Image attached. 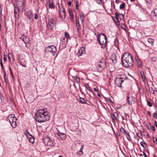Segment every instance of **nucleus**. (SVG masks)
<instances>
[{"mask_svg": "<svg viewBox=\"0 0 157 157\" xmlns=\"http://www.w3.org/2000/svg\"><path fill=\"white\" fill-rule=\"evenodd\" d=\"M98 43L101 46L102 48H104L106 45L107 37L104 34L100 33L97 36Z\"/></svg>", "mask_w": 157, "mask_h": 157, "instance_id": "7ed1b4c3", "label": "nucleus"}, {"mask_svg": "<svg viewBox=\"0 0 157 157\" xmlns=\"http://www.w3.org/2000/svg\"><path fill=\"white\" fill-rule=\"evenodd\" d=\"M97 3L100 5H101V0H95Z\"/></svg>", "mask_w": 157, "mask_h": 157, "instance_id": "49530a36", "label": "nucleus"}, {"mask_svg": "<svg viewBox=\"0 0 157 157\" xmlns=\"http://www.w3.org/2000/svg\"><path fill=\"white\" fill-rule=\"evenodd\" d=\"M153 141L154 143H156L157 144V140L156 138L153 137Z\"/></svg>", "mask_w": 157, "mask_h": 157, "instance_id": "a18cd8bd", "label": "nucleus"}, {"mask_svg": "<svg viewBox=\"0 0 157 157\" xmlns=\"http://www.w3.org/2000/svg\"><path fill=\"white\" fill-rule=\"evenodd\" d=\"M80 19L82 22L84 20V14L83 12H81L80 15Z\"/></svg>", "mask_w": 157, "mask_h": 157, "instance_id": "b1692460", "label": "nucleus"}, {"mask_svg": "<svg viewBox=\"0 0 157 157\" xmlns=\"http://www.w3.org/2000/svg\"><path fill=\"white\" fill-rule=\"evenodd\" d=\"M82 147L83 146H82L81 148H80V150L79 151V155H81L83 154L82 151Z\"/></svg>", "mask_w": 157, "mask_h": 157, "instance_id": "72a5a7b5", "label": "nucleus"}, {"mask_svg": "<svg viewBox=\"0 0 157 157\" xmlns=\"http://www.w3.org/2000/svg\"><path fill=\"white\" fill-rule=\"evenodd\" d=\"M82 52H81L80 50L79 49L78 52L77 53V55L78 56H80L82 54Z\"/></svg>", "mask_w": 157, "mask_h": 157, "instance_id": "c9c22d12", "label": "nucleus"}, {"mask_svg": "<svg viewBox=\"0 0 157 157\" xmlns=\"http://www.w3.org/2000/svg\"><path fill=\"white\" fill-rule=\"evenodd\" d=\"M48 142L47 144V145L48 146H51L53 144L52 142V141L49 138H48L47 139Z\"/></svg>", "mask_w": 157, "mask_h": 157, "instance_id": "5701e85b", "label": "nucleus"}, {"mask_svg": "<svg viewBox=\"0 0 157 157\" xmlns=\"http://www.w3.org/2000/svg\"><path fill=\"white\" fill-rule=\"evenodd\" d=\"M77 27V31H78V33L80 32V29H81L80 27Z\"/></svg>", "mask_w": 157, "mask_h": 157, "instance_id": "5fc2aeb1", "label": "nucleus"}, {"mask_svg": "<svg viewBox=\"0 0 157 157\" xmlns=\"http://www.w3.org/2000/svg\"><path fill=\"white\" fill-rule=\"evenodd\" d=\"M79 151H77L76 153V154L78 156H79Z\"/></svg>", "mask_w": 157, "mask_h": 157, "instance_id": "680f3d73", "label": "nucleus"}, {"mask_svg": "<svg viewBox=\"0 0 157 157\" xmlns=\"http://www.w3.org/2000/svg\"><path fill=\"white\" fill-rule=\"evenodd\" d=\"M4 78L5 80V82L6 83L8 80L7 77L6 76V72H4Z\"/></svg>", "mask_w": 157, "mask_h": 157, "instance_id": "7c9ffc66", "label": "nucleus"}, {"mask_svg": "<svg viewBox=\"0 0 157 157\" xmlns=\"http://www.w3.org/2000/svg\"><path fill=\"white\" fill-rule=\"evenodd\" d=\"M124 27H123V26H122L121 28L124 30H125L126 29V27H125L124 25Z\"/></svg>", "mask_w": 157, "mask_h": 157, "instance_id": "e2e57ef3", "label": "nucleus"}, {"mask_svg": "<svg viewBox=\"0 0 157 157\" xmlns=\"http://www.w3.org/2000/svg\"><path fill=\"white\" fill-rule=\"evenodd\" d=\"M147 114L150 116H151V115L150 112L149 111H148L147 112Z\"/></svg>", "mask_w": 157, "mask_h": 157, "instance_id": "052dcab7", "label": "nucleus"}, {"mask_svg": "<svg viewBox=\"0 0 157 157\" xmlns=\"http://www.w3.org/2000/svg\"><path fill=\"white\" fill-rule=\"evenodd\" d=\"M65 37L67 38L66 42H67V40L69 39H70V38L69 33H67V32H65Z\"/></svg>", "mask_w": 157, "mask_h": 157, "instance_id": "bb28decb", "label": "nucleus"}, {"mask_svg": "<svg viewBox=\"0 0 157 157\" xmlns=\"http://www.w3.org/2000/svg\"><path fill=\"white\" fill-rule=\"evenodd\" d=\"M76 25L77 27H80L81 26V25L79 24V21L77 19H76Z\"/></svg>", "mask_w": 157, "mask_h": 157, "instance_id": "f704fd0d", "label": "nucleus"}, {"mask_svg": "<svg viewBox=\"0 0 157 157\" xmlns=\"http://www.w3.org/2000/svg\"><path fill=\"white\" fill-rule=\"evenodd\" d=\"M115 2L116 3L118 4L119 2V0H116Z\"/></svg>", "mask_w": 157, "mask_h": 157, "instance_id": "69168bd1", "label": "nucleus"}, {"mask_svg": "<svg viewBox=\"0 0 157 157\" xmlns=\"http://www.w3.org/2000/svg\"><path fill=\"white\" fill-rule=\"evenodd\" d=\"M136 63L137 66L139 67H140L142 65V63L140 60L138 58L136 59Z\"/></svg>", "mask_w": 157, "mask_h": 157, "instance_id": "a211bd4d", "label": "nucleus"}, {"mask_svg": "<svg viewBox=\"0 0 157 157\" xmlns=\"http://www.w3.org/2000/svg\"><path fill=\"white\" fill-rule=\"evenodd\" d=\"M0 65H1V66L2 69L3 70L4 69V67H3V64L2 63V60L1 59L0 60Z\"/></svg>", "mask_w": 157, "mask_h": 157, "instance_id": "a19ab883", "label": "nucleus"}, {"mask_svg": "<svg viewBox=\"0 0 157 157\" xmlns=\"http://www.w3.org/2000/svg\"><path fill=\"white\" fill-rule=\"evenodd\" d=\"M71 1H70L68 2V5L69 6H71Z\"/></svg>", "mask_w": 157, "mask_h": 157, "instance_id": "864d4df0", "label": "nucleus"}, {"mask_svg": "<svg viewBox=\"0 0 157 157\" xmlns=\"http://www.w3.org/2000/svg\"><path fill=\"white\" fill-rule=\"evenodd\" d=\"M23 11H21L19 8H17L16 7V6H14V14H15V17L16 18H17L18 17L19 15V12H22Z\"/></svg>", "mask_w": 157, "mask_h": 157, "instance_id": "4468645a", "label": "nucleus"}, {"mask_svg": "<svg viewBox=\"0 0 157 157\" xmlns=\"http://www.w3.org/2000/svg\"><path fill=\"white\" fill-rule=\"evenodd\" d=\"M4 61L6 62L7 61V58L6 57H4Z\"/></svg>", "mask_w": 157, "mask_h": 157, "instance_id": "774afa93", "label": "nucleus"}, {"mask_svg": "<svg viewBox=\"0 0 157 157\" xmlns=\"http://www.w3.org/2000/svg\"><path fill=\"white\" fill-rule=\"evenodd\" d=\"M20 64H21L22 66H23V67H26V66L25 65H24V64H23L22 63V62H21V63H20Z\"/></svg>", "mask_w": 157, "mask_h": 157, "instance_id": "0e129e2a", "label": "nucleus"}, {"mask_svg": "<svg viewBox=\"0 0 157 157\" xmlns=\"http://www.w3.org/2000/svg\"><path fill=\"white\" fill-rule=\"evenodd\" d=\"M70 19L71 21H73L74 19V16L70 17Z\"/></svg>", "mask_w": 157, "mask_h": 157, "instance_id": "bf43d9fd", "label": "nucleus"}, {"mask_svg": "<svg viewBox=\"0 0 157 157\" xmlns=\"http://www.w3.org/2000/svg\"><path fill=\"white\" fill-rule=\"evenodd\" d=\"M116 114L118 115V113L116 112L114 113L113 114L111 115L112 119L113 121L117 120V118L115 116Z\"/></svg>", "mask_w": 157, "mask_h": 157, "instance_id": "412c9836", "label": "nucleus"}, {"mask_svg": "<svg viewBox=\"0 0 157 157\" xmlns=\"http://www.w3.org/2000/svg\"><path fill=\"white\" fill-rule=\"evenodd\" d=\"M20 39L24 41L25 45H26V44L29 42V38L26 35H22Z\"/></svg>", "mask_w": 157, "mask_h": 157, "instance_id": "f8f14e48", "label": "nucleus"}, {"mask_svg": "<svg viewBox=\"0 0 157 157\" xmlns=\"http://www.w3.org/2000/svg\"><path fill=\"white\" fill-rule=\"evenodd\" d=\"M135 98L134 97L132 96L131 95H130L129 94H128L127 95V102H128V104L129 105H131L132 104V101L134 100Z\"/></svg>", "mask_w": 157, "mask_h": 157, "instance_id": "9b49d317", "label": "nucleus"}, {"mask_svg": "<svg viewBox=\"0 0 157 157\" xmlns=\"http://www.w3.org/2000/svg\"><path fill=\"white\" fill-rule=\"evenodd\" d=\"M120 132L121 133L125 135L126 134V133H127L125 131L124 129L122 128H121L120 129Z\"/></svg>", "mask_w": 157, "mask_h": 157, "instance_id": "c85d7f7f", "label": "nucleus"}, {"mask_svg": "<svg viewBox=\"0 0 157 157\" xmlns=\"http://www.w3.org/2000/svg\"><path fill=\"white\" fill-rule=\"evenodd\" d=\"M137 136L138 137H140L142 136V134L140 133H138L137 134Z\"/></svg>", "mask_w": 157, "mask_h": 157, "instance_id": "8fccbe9b", "label": "nucleus"}, {"mask_svg": "<svg viewBox=\"0 0 157 157\" xmlns=\"http://www.w3.org/2000/svg\"><path fill=\"white\" fill-rule=\"evenodd\" d=\"M59 15L62 19L64 20L65 18V10L63 7L62 8V10L59 11Z\"/></svg>", "mask_w": 157, "mask_h": 157, "instance_id": "ddd939ff", "label": "nucleus"}, {"mask_svg": "<svg viewBox=\"0 0 157 157\" xmlns=\"http://www.w3.org/2000/svg\"><path fill=\"white\" fill-rule=\"evenodd\" d=\"M79 50L81 52H82V54H84L85 53V48L84 47H82L80 49H79Z\"/></svg>", "mask_w": 157, "mask_h": 157, "instance_id": "473e14b6", "label": "nucleus"}, {"mask_svg": "<svg viewBox=\"0 0 157 157\" xmlns=\"http://www.w3.org/2000/svg\"><path fill=\"white\" fill-rule=\"evenodd\" d=\"M17 1L16 7L19 8L21 11H23L25 7L23 0H18Z\"/></svg>", "mask_w": 157, "mask_h": 157, "instance_id": "6e6552de", "label": "nucleus"}, {"mask_svg": "<svg viewBox=\"0 0 157 157\" xmlns=\"http://www.w3.org/2000/svg\"><path fill=\"white\" fill-rule=\"evenodd\" d=\"M119 13H118L117 12H116L115 13V15L116 16L115 18L116 20L118 18V17L119 16Z\"/></svg>", "mask_w": 157, "mask_h": 157, "instance_id": "37998d69", "label": "nucleus"}, {"mask_svg": "<svg viewBox=\"0 0 157 157\" xmlns=\"http://www.w3.org/2000/svg\"><path fill=\"white\" fill-rule=\"evenodd\" d=\"M84 86L86 88V89H88L89 91H90V88L88 84L86 83L84 84Z\"/></svg>", "mask_w": 157, "mask_h": 157, "instance_id": "cd10ccee", "label": "nucleus"}, {"mask_svg": "<svg viewBox=\"0 0 157 157\" xmlns=\"http://www.w3.org/2000/svg\"><path fill=\"white\" fill-rule=\"evenodd\" d=\"M75 79L76 80V82L78 83L80 82L79 78L77 76H75Z\"/></svg>", "mask_w": 157, "mask_h": 157, "instance_id": "2f4dec72", "label": "nucleus"}, {"mask_svg": "<svg viewBox=\"0 0 157 157\" xmlns=\"http://www.w3.org/2000/svg\"><path fill=\"white\" fill-rule=\"evenodd\" d=\"M56 21L55 19L52 17L48 19L47 27L48 29L52 30L56 26Z\"/></svg>", "mask_w": 157, "mask_h": 157, "instance_id": "423d86ee", "label": "nucleus"}, {"mask_svg": "<svg viewBox=\"0 0 157 157\" xmlns=\"http://www.w3.org/2000/svg\"><path fill=\"white\" fill-rule=\"evenodd\" d=\"M50 0H48V1H47V5H48L50 3Z\"/></svg>", "mask_w": 157, "mask_h": 157, "instance_id": "338daca9", "label": "nucleus"}, {"mask_svg": "<svg viewBox=\"0 0 157 157\" xmlns=\"http://www.w3.org/2000/svg\"><path fill=\"white\" fill-rule=\"evenodd\" d=\"M36 121L43 122L49 120L50 116L48 112L43 109H39L35 115Z\"/></svg>", "mask_w": 157, "mask_h": 157, "instance_id": "f257e3e1", "label": "nucleus"}, {"mask_svg": "<svg viewBox=\"0 0 157 157\" xmlns=\"http://www.w3.org/2000/svg\"><path fill=\"white\" fill-rule=\"evenodd\" d=\"M34 18L35 19H37L38 18V15L37 14H36Z\"/></svg>", "mask_w": 157, "mask_h": 157, "instance_id": "4d7b16f0", "label": "nucleus"}, {"mask_svg": "<svg viewBox=\"0 0 157 157\" xmlns=\"http://www.w3.org/2000/svg\"><path fill=\"white\" fill-rule=\"evenodd\" d=\"M140 74L141 75V77L142 79V80L143 81H144V80L146 79L145 76L144 75V73L143 71H140Z\"/></svg>", "mask_w": 157, "mask_h": 157, "instance_id": "6ab92c4d", "label": "nucleus"}, {"mask_svg": "<svg viewBox=\"0 0 157 157\" xmlns=\"http://www.w3.org/2000/svg\"><path fill=\"white\" fill-rule=\"evenodd\" d=\"M96 66L97 70L98 71H103L105 68L106 63L104 60L102 59L97 62Z\"/></svg>", "mask_w": 157, "mask_h": 157, "instance_id": "20e7f679", "label": "nucleus"}, {"mask_svg": "<svg viewBox=\"0 0 157 157\" xmlns=\"http://www.w3.org/2000/svg\"><path fill=\"white\" fill-rule=\"evenodd\" d=\"M147 104L150 107H151L152 106V104L151 101H149L148 100H147Z\"/></svg>", "mask_w": 157, "mask_h": 157, "instance_id": "c03bdc74", "label": "nucleus"}, {"mask_svg": "<svg viewBox=\"0 0 157 157\" xmlns=\"http://www.w3.org/2000/svg\"><path fill=\"white\" fill-rule=\"evenodd\" d=\"M121 62L124 67L130 68L132 66L133 60L132 56L128 52L123 54L121 57Z\"/></svg>", "mask_w": 157, "mask_h": 157, "instance_id": "f03ea898", "label": "nucleus"}, {"mask_svg": "<svg viewBox=\"0 0 157 157\" xmlns=\"http://www.w3.org/2000/svg\"><path fill=\"white\" fill-rule=\"evenodd\" d=\"M58 139L61 140H64L66 138V135L63 133L61 132L58 130V133L56 135Z\"/></svg>", "mask_w": 157, "mask_h": 157, "instance_id": "1a4fd4ad", "label": "nucleus"}, {"mask_svg": "<svg viewBox=\"0 0 157 157\" xmlns=\"http://www.w3.org/2000/svg\"><path fill=\"white\" fill-rule=\"evenodd\" d=\"M125 7V3L124 2H123L122 4L120 5V8L121 10H123Z\"/></svg>", "mask_w": 157, "mask_h": 157, "instance_id": "c756f323", "label": "nucleus"}, {"mask_svg": "<svg viewBox=\"0 0 157 157\" xmlns=\"http://www.w3.org/2000/svg\"><path fill=\"white\" fill-rule=\"evenodd\" d=\"M56 47L52 45L46 48L45 49V52L47 53H50L52 54L53 56L55 55L56 52Z\"/></svg>", "mask_w": 157, "mask_h": 157, "instance_id": "0eeeda50", "label": "nucleus"}, {"mask_svg": "<svg viewBox=\"0 0 157 157\" xmlns=\"http://www.w3.org/2000/svg\"><path fill=\"white\" fill-rule=\"evenodd\" d=\"M154 13L155 14L154 16H157V8L155 9L154 11Z\"/></svg>", "mask_w": 157, "mask_h": 157, "instance_id": "de8ad7c7", "label": "nucleus"}, {"mask_svg": "<svg viewBox=\"0 0 157 157\" xmlns=\"http://www.w3.org/2000/svg\"><path fill=\"white\" fill-rule=\"evenodd\" d=\"M143 155L144 156V157H147V155L146 154V153L144 152H143Z\"/></svg>", "mask_w": 157, "mask_h": 157, "instance_id": "13d9d810", "label": "nucleus"}, {"mask_svg": "<svg viewBox=\"0 0 157 157\" xmlns=\"http://www.w3.org/2000/svg\"><path fill=\"white\" fill-rule=\"evenodd\" d=\"M79 99L80 100L79 101L80 103L84 104H86V100L84 98H80Z\"/></svg>", "mask_w": 157, "mask_h": 157, "instance_id": "4be33fe9", "label": "nucleus"}, {"mask_svg": "<svg viewBox=\"0 0 157 157\" xmlns=\"http://www.w3.org/2000/svg\"><path fill=\"white\" fill-rule=\"evenodd\" d=\"M94 90L95 92H98V90L96 88H94Z\"/></svg>", "mask_w": 157, "mask_h": 157, "instance_id": "6e6d98bb", "label": "nucleus"}, {"mask_svg": "<svg viewBox=\"0 0 157 157\" xmlns=\"http://www.w3.org/2000/svg\"><path fill=\"white\" fill-rule=\"evenodd\" d=\"M144 144H145L146 145H147V144L145 142H143V141H141L140 143V144L143 147H144V148H145L146 147H145L144 145Z\"/></svg>", "mask_w": 157, "mask_h": 157, "instance_id": "79ce46f5", "label": "nucleus"}, {"mask_svg": "<svg viewBox=\"0 0 157 157\" xmlns=\"http://www.w3.org/2000/svg\"><path fill=\"white\" fill-rule=\"evenodd\" d=\"M79 2L78 1H77L76 2V8L77 10H78V8Z\"/></svg>", "mask_w": 157, "mask_h": 157, "instance_id": "4c0bfd02", "label": "nucleus"}, {"mask_svg": "<svg viewBox=\"0 0 157 157\" xmlns=\"http://www.w3.org/2000/svg\"><path fill=\"white\" fill-rule=\"evenodd\" d=\"M152 129L153 131H154V132L156 130H155V128L154 126H152Z\"/></svg>", "mask_w": 157, "mask_h": 157, "instance_id": "603ef678", "label": "nucleus"}, {"mask_svg": "<svg viewBox=\"0 0 157 157\" xmlns=\"http://www.w3.org/2000/svg\"><path fill=\"white\" fill-rule=\"evenodd\" d=\"M24 134L26 136V137L28 136L29 135H31V134L29 133V132L27 130H26V131L25 132Z\"/></svg>", "mask_w": 157, "mask_h": 157, "instance_id": "e433bc0d", "label": "nucleus"}, {"mask_svg": "<svg viewBox=\"0 0 157 157\" xmlns=\"http://www.w3.org/2000/svg\"><path fill=\"white\" fill-rule=\"evenodd\" d=\"M153 117L154 119H157V113H154L153 114Z\"/></svg>", "mask_w": 157, "mask_h": 157, "instance_id": "58836bf2", "label": "nucleus"}, {"mask_svg": "<svg viewBox=\"0 0 157 157\" xmlns=\"http://www.w3.org/2000/svg\"><path fill=\"white\" fill-rule=\"evenodd\" d=\"M124 80L122 78H117L115 79V81L117 86L120 87H121V84L124 81Z\"/></svg>", "mask_w": 157, "mask_h": 157, "instance_id": "9d476101", "label": "nucleus"}, {"mask_svg": "<svg viewBox=\"0 0 157 157\" xmlns=\"http://www.w3.org/2000/svg\"><path fill=\"white\" fill-rule=\"evenodd\" d=\"M125 135L126 136V137L127 139L129 141V142H131L132 141V140L129 134L127 133H126Z\"/></svg>", "mask_w": 157, "mask_h": 157, "instance_id": "393cba45", "label": "nucleus"}, {"mask_svg": "<svg viewBox=\"0 0 157 157\" xmlns=\"http://www.w3.org/2000/svg\"><path fill=\"white\" fill-rule=\"evenodd\" d=\"M10 55L11 56H12V55L11 53H9V56H8V58L10 60H11V58L10 57Z\"/></svg>", "mask_w": 157, "mask_h": 157, "instance_id": "3c124183", "label": "nucleus"}, {"mask_svg": "<svg viewBox=\"0 0 157 157\" xmlns=\"http://www.w3.org/2000/svg\"><path fill=\"white\" fill-rule=\"evenodd\" d=\"M154 41V40L151 38H148L147 40V42L150 43L151 45L153 44Z\"/></svg>", "mask_w": 157, "mask_h": 157, "instance_id": "a878e982", "label": "nucleus"}, {"mask_svg": "<svg viewBox=\"0 0 157 157\" xmlns=\"http://www.w3.org/2000/svg\"><path fill=\"white\" fill-rule=\"evenodd\" d=\"M113 62V63L115 64L117 62V60L116 58V56L115 54H113L112 55L110 59Z\"/></svg>", "mask_w": 157, "mask_h": 157, "instance_id": "2eb2a0df", "label": "nucleus"}, {"mask_svg": "<svg viewBox=\"0 0 157 157\" xmlns=\"http://www.w3.org/2000/svg\"><path fill=\"white\" fill-rule=\"evenodd\" d=\"M119 17L121 19H123L124 18V15L121 13H119Z\"/></svg>", "mask_w": 157, "mask_h": 157, "instance_id": "ea45409f", "label": "nucleus"}, {"mask_svg": "<svg viewBox=\"0 0 157 157\" xmlns=\"http://www.w3.org/2000/svg\"><path fill=\"white\" fill-rule=\"evenodd\" d=\"M27 137L30 142L33 143L34 142L35 138L32 135H29Z\"/></svg>", "mask_w": 157, "mask_h": 157, "instance_id": "dca6fc26", "label": "nucleus"}, {"mask_svg": "<svg viewBox=\"0 0 157 157\" xmlns=\"http://www.w3.org/2000/svg\"><path fill=\"white\" fill-rule=\"evenodd\" d=\"M27 18L29 19H31L32 18L33 16L30 11H29L26 13Z\"/></svg>", "mask_w": 157, "mask_h": 157, "instance_id": "f3484780", "label": "nucleus"}, {"mask_svg": "<svg viewBox=\"0 0 157 157\" xmlns=\"http://www.w3.org/2000/svg\"><path fill=\"white\" fill-rule=\"evenodd\" d=\"M69 15L70 17L73 16V12L72 11H69Z\"/></svg>", "mask_w": 157, "mask_h": 157, "instance_id": "09e8293b", "label": "nucleus"}, {"mask_svg": "<svg viewBox=\"0 0 157 157\" xmlns=\"http://www.w3.org/2000/svg\"><path fill=\"white\" fill-rule=\"evenodd\" d=\"M49 7L51 8H55V4L54 2H52L50 3L48 5Z\"/></svg>", "mask_w": 157, "mask_h": 157, "instance_id": "aec40b11", "label": "nucleus"}, {"mask_svg": "<svg viewBox=\"0 0 157 157\" xmlns=\"http://www.w3.org/2000/svg\"><path fill=\"white\" fill-rule=\"evenodd\" d=\"M8 119L13 128H15L16 126L17 118L14 114H11L8 116Z\"/></svg>", "mask_w": 157, "mask_h": 157, "instance_id": "39448f33", "label": "nucleus"}]
</instances>
